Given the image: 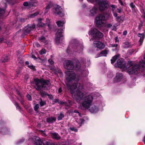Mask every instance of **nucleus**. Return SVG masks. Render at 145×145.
<instances>
[{
    "label": "nucleus",
    "mask_w": 145,
    "mask_h": 145,
    "mask_svg": "<svg viewBox=\"0 0 145 145\" xmlns=\"http://www.w3.org/2000/svg\"><path fill=\"white\" fill-rule=\"evenodd\" d=\"M88 1H90L91 3L94 4L95 3L96 1H97V0H87Z\"/></svg>",
    "instance_id": "obj_52"
},
{
    "label": "nucleus",
    "mask_w": 145,
    "mask_h": 145,
    "mask_svg": "<svg viewBox=\"0 0 145 145\" xmlns=\"http://www.w3.org/2000/svg\"><path fill=\"white\" fill-rule=\"evenodd\" d=\"M21 99L19 100V101L20 103H21V104L22 105H24V100L22 99V98H21Z\"/></svg>",
    "instance_id": "obj_46"
},
{
    "label": "nucleus",
    "mask_w": 145,
    "mask_h": 145,
    "mask_svg": "<svg viewBox=\"0 0 145 145\" xmlns=\"http://www.w3.org/2000/svg\"><path fill=\"white\" fill-rule=\"evenodd\" d=\"M40 106L42 107L46 105V103L45 101H43L41 98L40 99Z\"/></svg>",
    "instance_id": "obj_30"
},
{
    "label": "nucleus",
    "mask_w": 145,
    "mask_h": 145,
    "mask_svg": "<svg viewBox=\"0 0 145 145\" xmlns=\"http://www.w3.org/2000/svg\"><path fill=\"white\" fill-rule=\"evenodd\" d=\"M31 28H24L23 29V34L24 35H27L29 33L31 30ZM33 29L35 28H32Z\"/></svg>",
    "instance_id": "obj_20"
},
{
    "label": "nucleus",
    "mask_w": 145,
    "mask_h": 145,
    "mask_svg": "<svg viewBox=\"0 0 145 145\" xmlns=\"http://www.w3.org/2000/svg\"><path fill=\"white\" fill-rule=\"evenodd\" d=\"M48 96L50 99L52 100L53 99V97L52 95L49 94V95Z\"/></svg>",
    "instance_id": "obj_50"
},
{
    "label": "nucleus",
    "mask_w": 145,
    "mask_h": 145,
    "mask_svg": "<svg viewBox=\"0 0 145 145\" xmlns=\"http://www.w3.org/2000/svg\"><path fill=\"white\" fill-rule=\"evenodd\" d=\"M5 12V10L3 9L0 8V16L3 15Z\"/></svg>",
    "instance_id": "obj_38"
},
{
    "label": "nucleus",
    "mask_w": 145,
    "mask_h": 145,
    "mask_svg": "<svg viewBox=\"0 0 145 145\" xmlns=\"http://www.w3.org/2000/svg\"><path fill=\"white\" fill-rule=\"evenodd\" d=\"M46 52V51L45 49L43 48L42 49L40 50L39 51V54L41 55L45 54Z\"/></svg>",
    "instance_id": "obj_34"
},
{
    "label": "nucleus",
    "mask_w": 145,
    "mask_h": 145,
    "mask_svg": "<svg viewBox=\"0 0 145 145\" xmlns=\"http://www.w3.org/2000/svg\"><path fill=\"white\" fill-rule=\"evenodd\" d=\"M133 61H128V63H127L124 61V59L121 58L118 59L114 64V66L116 67L126 69L133 66Z\"/></svg>",
    "instance_id": "obj_4"
},
{
    "label": "nucleus",
    "mask_w": 145,
    "mask_h": 145,
    "mask_svg": "<svg viewBox=\"0 0 145 145\" xmlns=\"http://www.w3.org/2000/svg\"><path fill=\"white\" fill-rule=\"evenodd\" d=\"M74 83L71 85L69 83H66V85L68 89L70 90L71 94H73L74 92V90L77 88L75 93L76 98L77 100L80 101L84 97V94L79 90H81L83 88V86L82 84L77 82Z\"/></svg>",
    "instance_id": "obj_2"
},
{
    "label": "nucleus",
    "mask_w": 145,
    "mask_h": 145,
    "mask_svg": "<svg viewBox=\"0 0 145 145\" xmlns=\"http://www.w3.org/2000/svg\"><path fill=\"white\" fill-rule=\"evenodd\" d=\"M118 44H112L111 46L112 47H117Z\"/></svg>",
    "instance_id": "obj_57"
},
{
    "label": "nucleus",
    "mask_w": 145,
    "mask_h": 145,
    "mask_svg": "<svg viewBox=\"0 0 145 145\" xmlns=\"http://www.w3.org/2000/svg\"><path fill=\"white\" fill-rule=\"evenodd\" d=\"M52 12L54 14L59 15L61 17H62L64 15L63 10L61 8L60 6L58 5L55 6L54 8L52 9Z\"/></svg>",
    "instance_id": "obj_10"
},
{
    "label": "nucleus",
    "mask_w": 145,
    "mask_h": 145,
    "mask_svg": "<svg viewBox=\"0 0 145 145\" xmlns=\"http://www.w3.org/2000/svg\"><path fill=\"white\" fill-rule=\"evenodd\" d=\"M130 6L131 7H132V8H134L135 6L134 5L133 3H131L130 4Z\"/></svg>",
    "instance_id": "obj_55"
},
{
    "label": "nucleus",
    "mask_w": 145,
    "mask_h": 145,
    "mask_svg": "<svg viewBox=\"0 0 145 145\" xmlns=\"http://www.w3.org/2000/svg\"><path fill=\"white\" fill-rule=\"evenodd\" d=\"M89 110L91 113H95L98 111L99 109L96 106H94L90 108Z\"/></svg>",
    "instance_id": "obj_22"
},
{
    "label": "nucleus",
    "mask_w": 145,
    "mask_h": 145,
    "mask_svg": "<svg viewBox=\"0 0 145 145\" xmlns=\"http://www.w3.org/2000/svg\"><path fill=\"white\" fill-rule=\"evenodd\" d=\"M60 105H63L65 104V102L62 101H59L58 103Z\"/></svg>",
    "instance_id": "obj_56"
},
{
    "label": "nucleus",
    "mask_w": 145,
    "mask_h": 145,
    "mask_svg": "<svg viewBox=\"0 0 145 145\" xmlns=\"http://www.w3.org/2000/svg\"><path fill=\"white\" fill-rule=\"evenodd\" d=\"M127 33V32L126 31H123V35H126Z\"/></svg>",
    "instance_id": "obj_64"
},
{
    "label": "nucleus",
    "mask_w": 145,
    "mask_h": 145,
    "mask_svg": "<svg viewBox=\"0 0 145 145\" xmlns=\"http://www.w3.org/2000/svg\"><path fill=\"white\" fill-rule=\"evenodd\" d=\"M28 67L34 71L36 70L35 67L33 65H28Z\"/></svg>",
    "instance_id": "obj_36"
},
{
    "label": "nucleus",
    "mask_w": 145,
    "mask_h": 145,
    "mask_svg": "<svg viewBox=\"0 0 145 145\" xmlns=\"http://www.w3.org/2000/svg\"><path fill=\"white\" fill-rule=\"evenodd\" d=\"M35 142L36 145H44L45 140H41L38 137H36L34 138Z\"/></svg>",
    "instance_id": "obj_15"
},
{
    "label": "nucleus",
    "mask_w": 145,
    "mask_h": 145,
    "mask_svg": "<svg viewBox=\"0 0 145 145\" xmlns=\"http://www.w3.org/2000/svg\"><path fill=\"white\" fill-rule=\"evenodd\" d=\"M9 3H12L15 0H6Z\"/></svg>",
    "instance_id": "obj_59"
},
{
    "label": "nucleus",
    "mask_w": 145,
    "mask_h": 145,
    "mask_svg": "<svg viewBox=\"0 0 145 145\" xmlns=\"http://www.w3.org/2000/svg\"><path fill=\"white\" fill-rule=\"evenodd\" d=\"M29 3V6L30 7H32L33 6H35V3H34L33 2H30L28 3Z\"/></svg>",
    "instance_id": "obj_39"
},
{
    "label": "nucleus",
    "mask_w": 145,
    "mask_h": 145,
    "mask_svg": "<svg viewBox=\"0 0 145 145\" xmlns=\"http://www.w3.org/2000/svg\"><path fill=\"white\" fill-rule=\"evenodd\" d=\"M42 19L41 18H39L38 20V23L37 24V26L38 27H43L44 26H48L50 27V24H45L41 22V20Z\"/></svg>",
    "instance_id": "obj_16"
},
{
    "label": "nucleus",
    "mask_w": 145,
    "mask_h": 145,
    "mask_svg": "<svg viewBox=\"0 0 145 145\" xmlns=\"http://www.w3.org/2000/svg\"><path fill=\"white\" fill-rule=\"evenodd\" d=\"M5 39L3 37L0 38V43H3Z\"/></svg>",
    "instance_id": "obj_45"
},
{
    "label": "nucleus",
    "mask_w": 145,
    "mask_h": 145,
    "mask_svg": "<svg viewBox=\"0 0 145 145\" xmlns=\"http://www.w3.org/2000/svg\"><path fill=\"white\" fill-rule=\"evenodd\" d=\"M46 39V38L44 36H42L41 37H39V40H40L42 41Z\"/></svg>",
    "instance_id": "obj_42"
},
{
    "label": "nucleus",
    "mask_w": 145,
    "mask_h": 145,
    "mask_svg": "<svg viewBox=\"0 0 145 145\" xmlns=\"http://www.w3.org/2000/svg\"><path fill=\"white\" fill-rule=\"evenodd\" d=\"M108 54V52L106 50H104L102 51L99 54V56H106Z\"/></svg>",
    "instance_id": "obj_25"
},
{
    "label": "nucleus",
    "mask_w": 145,
    "mask_h": 145,
    "mask_svg": "<svg viewBox=\"0 0 145 145\" xmlns=\"http://www.w3.org/2000/svg\"><path fill=\"white\" fill-rule=\"evenodd\" d=\"M120 56V55L118 54L113 56L110 60L111 64L114 63L116 60Z\"/></svg>",
    "instance_id": "obj_24"
},
{
    "label": "nucleus",
    "mask_w": 145,
    "mask_h": 145,
    "mask_svg": "<svg viewBox=\"0 0 145 145\" xmlns=\"http://www.w3.org/2000/svg\"><path fill=\"white\" fill-rule=\"evenodd\" d=\"M94 4H98L99 5V9L101 11L106 10L109 7L108 2L107 1L97 0Z\"/></svg>",
    "instance_id": "obj_7"
},
{
    "label": "nucleus",
    "mask_w": 145,
    "mask_h": 145,
    "mask_svg": "<svg viewBox=\"0 0 145 145\" xmlns=\"http://www.w3.org/2000/svg\"><path fill=\"white\" fill-rule=\"evenodd\" d=\"M14 105L16 106V108L17 110H18L20 111L21 110V108L19 104L16 101H13Z\"/></svg>",
    "instance_id": "obj_28"
},
{
    "label": "nucleus",
    "mask_w": 145,
    "mask_h": 145,
    "mask_svg": "<svg viewBox=\"0 0 145 145\" xmlns=\"http://www.w3.org/2000/svg\"><path fill=\"white\" fill-rule=\"evenodd\" d=\"M118 49L117 47H115V49H112V51H116L118 52Z\"/></svg>",
    "instance_id": "obj_61"
},
{
    "label": "nucleus",
    "mask_w": 145,
    "mask_h": 145,
    "mask_svg": "<svg viewBox=\"0 0 145 145\" xmlns=\"http://www.w3.org/2000/svg\"><path fill=\"white\" fill-rule=\"evenodd\" d=\"M63 31V30L62 29L60 28L58 29L56 34L55 42L56 43L59 44L61 39H62V38L63 37L62 33Z\"/></svg>",
    "instance_id": "obj_11"
},
{
    "label": "nucleus",
    "mask_w": 145,
    "mask_h": 145,
    "mask_svg": "<svg viewBox=\"0 0 145 145\" xmlns=\"http://www.w3.org/2000/svg\"><path fill=\"white\" fill-rule=\"evenodd\" d=\"M25 141V139L24 138H22L21 140H19L18 142L17 143V144H20L23 142Z\"/></svg>",
    "instance_id": "obj_41"
},
{
    "label": "nucleus",
    "mask_w": 145,
    "mask_h": 145,
    "mask_svg": "<svg viewBox=\"0 0 145 145\" xmlns=\"http://www.w3.org/2000/svg\"><path fill=\"white\" fill-rule=\"evenodd\" d=\"M20 71L19 70H18L16 71V74L15 75V76L16 77H18L19 75L20 74Z\"/></svg>",
    "instance_id": "obj_44"
},
{
    "label": "nucleus",
    "mask_w": 145,
    "mask_h": 145,
    "mask_svg": "<svg viewBox=\"0 0 145 145\" xmlns=\"http://www.w3.org/2000/svg\"><path fill=\"white\" fill-rule=\"evenodd\" d=\"M93 99V97L91 95L86 96L82 103L83 107L86 109L88 108L91 105Z\"/></svg>",
    "instance_id": "obj_8"
},
{
    "label": "nucleus",
    "mask_w": 145,
    "mask_h": 145,
    "mask_svg": "<svg viewBox=\"0 0 145 145\" xmlns=\"http://www.w3.org/2000/svg\"><path fill=\"white\" fill-rule=\"evenodd\" d=\"M39 108V105L38 104H36L34 107V110L35 111L37 112H38V110Z\"/></svg>",
    "instance_id": "obj_35"
},
{
    "label": "nucleus",
    "mask_w": 145,
    "mask_h": 145,
    "mask_svg": "<svg viewBox=\"0 0 145 145\" xmlns=\"http://www.w3.org/2000/svg\"><path fill=\"white\" fill-rule=\"evenodd\" d=\"M56 23L58 27H62L64 24V22H61V21H57Z\"/></svg>",
    "instance_id": "obj_31"
},
{
    "label": "nucleus",
    "mask_w": 145,
    "mask_h": 145,
    "mask_svg": "<svg viewBox=\"0 0 145 145\" xmlns=\"http://www.w3.org/2000/svg\"><path fill=\"white\" fill-rule=\"evenodd\" d=\"M80 122H81V125L82 124H83L84 123V122L85 121L84 119L83 118H82L80 119Z\"/></svg>",
    "instance_id": "obj_54"
},
{
    "label": "nucleus",
    "mask_w": 145,
    "mask_h": 145,
    "mask_svg": "<svg viewBox=\"0 0 145 145\" xmlns=\"http://www.w3.org/2000/svg\"><path fill=\"white\" fill-rule=\"evenodd\" d=\"M25 20V19L24 18H21L20 19V21L21 22H24Z\"/></svg>",
    "instance_id": "obj_60"
},
{
    "label": "nucleus",
    "mask_w": 145,
    "mask_h": 145,
    "mask_svg": "<svg viewBox=\"0 0 145 145\" xmlns=\"http://www.w3.org/2000/svg\"><path fill=\"white\" fill-rule=\"evenodd\" d=\"M123 78V76L121 73H117L116 76L113 79V82L114 83L119 82Z\"/></svg>",
    "instance_id": "obj_14"
},
{
    "label": "nucleus",
    "mask_w": 145,
    "mask_h": 145,
    "mask_svg": "<svg viewBox=\"0 0 145 145\" xmlns=\"http://www.w3.org/2000/svg\"><path fill=\"white\" fill-rule=\"evenodd\" d=\"M33 112V109L32 108H30L28 110V112L30 114H32Z\"/></svg>",
    "instance_id": "obj_47"
},
{
    "label": "nucleus",
    "mask_w": 145,
    "mask_h": 145,
    "mask_svg": "<svg viewBox=\"0 0 145 145\" xmlns=\"http://www.w3.org/2000/svg\"><path fill=\"white\" fill-rule=\"evenodd\" d=\"M138 67L139 66L137 65H134L131 68L128 69L127 72L129 74H137L139 71L138 68Z\"/></svg>",
    "instance_id": "obj_12"
},
{
    "label": "nucleus",
    "mask_w": 145,
    "mask_h": 145,
    "mask_svg": "<svg viewBox=\"0 0 145 145\" xmlns=\"http://www.w3.org/2000/svg\"><path fill=\"white\" fill-rule=\"evenodd\" d=\"M52 4L50 3L46 6V9L45 10V13L46 14L48 12L52 6Z\"/></svg>",
    "instance_id": "obj_26"
},
{
    "label": "nucleus",
    "mask_w": 145,
    "mask_h": 145,
    "mask_svg": "<svg viewBox=\"0 0 145 145\" xmlns=\"http://www.w3.org/2000/svg\"><path fill=\"white\" fill-rule=\"evenodd\" d=\"M137 65L139 66L138 67V70L141 68H145V63L144 62V61H142V62H140L139 63V64Z\"/></svg>",
    "instance_id": "obj_27"
},
{
    "label": "nucleus",
    "mask_w": 145,
    "mask_h": 145,
    "mask_svg": "<svg viewBox=\"0 0 145 145\" xmlns=\"http://www.w3.org/2000/svg\"><path fill=\"white\" fill-rule=\"evenodd\" d=\"M62 91V89L61 88H59L58 89V92L59 93H60Z\"/></svg>",
    "instance_id": "obj_62"
},
{
    "label": "nucleus",
    "mask_w": 145,
    "mask_h": 145,
    "mask_svg": "<svg viewBox=\"0 0 145 145\" xmlns=\"http://www.w3.org/2000/svg\"><path fill=\"white\" fill-rule=\"evenodd\" d=\"M23 5L25 7L29 6L28 3L27 2H25L24 3Z\"/></svg>",
    "instance_id": "obj_48"
},
{
    "label": "nucleus",
    "mask_w": 145,
    "mask_h": 145,
    "mask_svg": "<svg viewBox=\"0 0 145 145\" xmlns=\"http://www.w3.org/2000/svg\"><path fill=\"white\" fill-rule=\"evenodd\" d=\"M16 92L17 94L20 96L21 98H22V95H21V94L20 91L18 90L17 89V90H16Z\"/></svg>",
    "instance_id": "obj_43"
},
{
    "label": "nucleus",
    "mask_w": 145,
    "mask_h": 145,
    "mask_svg": "<svg viewBox=\"0 0 145 145\" xmlns=\"http://www.w3.org/2000/svg\"><path fill=\"white\" fill-rule=\"evenodd\" d=\"M88 34L91 35L95 39L99 40L104 36V34L97 29L96 28H92L89 31Z\"/></svg>",
    "instance_id": "obj_5"
},
{
    "label": "nucleus",
    "mask_w": 145,
    "mask_h": 145,
    "mask_svg": "<svg viewBox=\"0 0 145 145\" xmlns=\"http://www.w3.org/2000/svg\"><path fill=\"white\" fill-rule=\"evenodd\" d=\"M39 12H37L31 14L30 15V17L31 18H34L35 16H37L39 14Z\"/></svg>",
    "instance_id": "obj_32"
},
{
    "label": "nucleus",
    "mask_w": 145,
    "mask_h": 145,
    "mask_svg": "<svg viewBox=\"0 0 145 145\" xmlns=\"http://www.w3.org/2000/svg\"><path fill=\"white\" fill-rule=\"evenodd\" d=\"M65 73L67 74L66 79L67 82L73 81L76 78V74L72 71H65Z\"/></svg>",
    "instance_id": "obj_9"
},
{
    "label": "nucleus",
    "mask_w": 145,
    "mask_h": 145,
    "mask_svg": "<svg viewBox=\"0 0 145 145\" xmlns=\"http://www.w3.org/2000/svg\"><path fill=\"white\" fill-rule=\"evenodd\" d=\"M97 11V9L95 7H94L90 11V15L93 16L96 14Z\"/></svg>",
    "instance_id": "obj_23"
},
{
    "label": "nucleus",
    "mask_w": 145,
    "mask_h": 145,
    "mask_svg": "<svg viewBox=\"0 0 145 145\" xmlns=\"http://www.w3.org/2000/svg\"><path fill=\"white\" fill-rule=\"evenodd\" d=\"M31 57L32 58H33L34 60H36L37 59V58L33 54L32 55Z\"/></svg>",
    "instance_id": "obj_53"
},
{
    "label": "nucleus",
    "mask_w": 145,
    "mask_h": 145,
    "mask_svg": "<svg viewBox=\"0 0 145 145\" xmlns=\"http://www.w3.org/2000/svg\"><path fill=\"white\" fill-rule=\"evenodd\" d=\"M107 76L108 77L110 78L112 77V76L111 74H109V72H108L107 74Z\"/></svg>",
    "instance_id": "obj_63"
},
{
    "label": "nucleus",
    "mask_w": 145,
    "mask_h": 145,
    "mask_svg": "<svg viewBox=\"0 0 145 145\" xmlns=\"http://www.w3.org/2000/svg\"><path fill=\"white\" fill-rule=\"evenodd\" d=\"M134 52L133 49L129 50L127 51V54L129 55H131Z\"/></svg>",
    "instance_id": "obj_37"
},
{
    "label": "nucleus",
    "mask_w": 145,
    "mask_h": 145,
    "mask_svg": "<svg viewBox=\"0 0 145 145\" xmlns=\"http://www.w3.org/2000/svg\"><path fill=\"white\" fill-rule=\"evenodd\" d=\"M93 44L95 47H96L100 50L103 49L105 47V45L104 44L99 41H94L93 42Z\"/></svg>",
    "instance_id": "obj_13"
},
{
    "label": "nucleus",
    "mask_w": 145,
    "mask_h": 145,
    "mask_svg": "<svg viewBox=\"0 0 145 145\" xmlns=\"http://www.w3.org/2000/svg\"><path fill=\"white\" fill-rule=\"evenodd\" d=\"M10 59V56L8 55H4L1 59V61L2 62H5L8 61Z\"/></svg>",
    "instance_id": "obj_17"
},
{
    "label": "nucleus",
    "mask_w": 145,
    "mask_h": 145,
    "mask_svg": "<svg viewBox=\"0 0 145 145\" xmlns=\"http://www.w3.org/2000/svg\"><path fill=\"white\" fill-rule=\"evenodd\" d=\"M64 67L68 70H73L77 71L80 68V66L77 63L75 65L73 62L69 60H67L63 63Z\"/></svg>",
    "instance_id": "obj_6"
},
{
    "label": "nucleus",
    "mask_w": 145,
    "mask_h": 145,
    "mask_svg": "<svg viewBox=\"0 0 145 145\" xmlns=\"http://www.w3.org/2000/svg\"><path fill=\"white\" fill-rule=\"evenodd\" d=\"M138 36L140 37V40L138 42L140 43V45H141L142 44L144 38V35L143 34L139 33L138 34Z\"/></svg>",
    "instance_id": "obj_21"
},
{
    "label": "nucleus",
    "mask_w": 145,
    "mask_h": 145,
    "mask_svg": "<svg viewBox=\"0 0 145 145\" xmlns=\"http://www.w3.org/2000/svg\"><path fill=\"white\" fill-rule=\"evenodd\" d=\"M44 145H56L54 144L51 143L48 141H46L45 140Z\"/></svg>",
    "instance_id": "obj_33"
},
{
    "label": "nucleus",
    "mask_w": 145,
    "mask_h": 145,
    "mask_svg": "<svg viewBox=\"0 0 145 145\" xmlns=\"http://www.w3.org/2000/svg\"><path fill=\"white\" fill-rule=\"evenodd\" d=\"M51 136L53 138L56 139L57 140L60 139L61 137L57 133H51Z\"/></svg>",
    "instance_id": "obj_19"
},
{
    "label": "nucleus",
    "mask_w": 145,
    "mask_h": 145,
    "mask_svg": "<svg viewBox=\"0 0 145 145\" xmlns=\"http://www.w3.org/2000/svg\"><path fill=\"white\" fill-rule=\"evenodd\" d=\"M59 99H54V102L55 103H59Z\"/></svg>",
    "instance_id": "obj_49"
},
{
    "label": "nucleus",
    "mask_w": 145,
    "mask_h": 145,
    "mask_svg": "<svg viewBox=\"0 0 145 145\" xmlns=\"http://www.w3.org/2000/svg\"><path fill=\"white\" fill-rule=\"evenodd\" d=\"M64 117V115L63 114V112H61L59 116L57 117V119L59 121L61 120Z\"/></svg>",
    "instance_id": "obj_29"
},
{
    "label": "nucleus",
    "mask_w": 145,
    "mask_h": 145,
    "mask_svg": "<svg viewBox=\"0 0 145 145\" xmlns=\"http://www.w3.org/2000/svg\"><path fill=\"white\" fill-rule=\"evenodd\" d=\"M33 81L35 82V84L34 88L37 91H40L39 94L42 97H44L46 96L49 95L47 92L41 90L42 89L44 90L48 89V88L46 85L49 84V81L48 80H44L42 78L39 79L36 78L33 79Z\"/></svg>",
    "instance_id": "obj_1"
},
{
    "label": "nucleus",
    "mask_w": 145,
    "mask_h": 145,
    "mask_svg": "<svg viewBox=\"0 0 145 145\" xmlns=\"http://www.w3.org/2000/svg\"><path fill=\"white\" fill-rule=\"evenodd\" d=\"M73 112L75 113H78L79 115L80 116V114L78 112V110H74L73 111Z\"/></svg>",
    "instance_id": "obj_58"
},
{
    "label": "nucleus",
    "mask_w": 145,
    "mask_h": 145,
    "mask_svg": "<svg viewBox=\"0 0 145 145\" xmlns=\"http://www.w3.org/2000/svg\"><path fill=\"white\" fill-rule=\"evenodd\" d=\"M56 118L55 117H48L46 119V121L48 123H53L56 121Z\"/></svg>",
    "instance_id": "obj_18"
},
{
    "label": "nucleus",
    "mask_w": 145,
    "mask_h": 145,
    "mask_svg": "<svg viewBox=\"0 0 145 145\" xmlns=\"http://www.w3.org/2000/svg\"><path fill=\"white\" fill-rule=\"evenodd\" d=\"M26 97L27 99L29 101H31L32 100V98L31 96L29 94H27L26 95Z\"/></svg>",
    "instance_id": "obj_40"
},
{
    "label": "nucleus",
    "mask_w": 145,
    "mask_h": 145,
    "mask_svg": "<svg viewBox=\"0 0 145 145\" xmlns=\"http://www.w3.org/2000/svg\"><path fill=\"white\" fill-rule=\"evenodd\" d=\"M70 129L71 130V131H74L75 132H76L77 131V129H76L73 127H71Z\"/></svg>",
    "instance_id": "obj_51"
},
{
    "label": "nucleus",
    "mask_w": 145,
    "mask_h": 145,
    "mask_svg": "<svg viewBox=\"0 0 145 145\" xmlns=\"http://www.w3.org/2000/svg\"><path fill=\"white\" fill-rule=\"evenodd\" d=\"M110 14L109 13L105 12L99 14L95 18V22L98 26H103L105 24L104 22L109 18Z\"/></svg>",
    "instance_id": "obj_3"
}]
</instances>
